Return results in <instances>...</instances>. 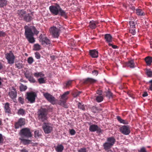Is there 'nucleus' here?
I'll return each mask as SVG.
<instances>
[{"label":"nucleus","mask_w":152,"mask_h":152,"mask_svg":"<svg viewBox=\"0 0 152 152\" xmlns=\"http://www.w3.org/2000/svg\"><path fill=\"white\" fill-rule=\"evenodd\" d=\"M39 38H40V42L42 45L45 44L48 45L51 44L50 41L47 37L40 36Z\"/></svg>","instance_id":"12"},{"label":"nucleus","mask_w":152,"mask_h":152,"mask_svg":"<svg viewBox=\"0 0 152 152\" xmlns=\"http://www.w3.org/2000/svg\"><path fill=\"white\" fill-rule=\"evenodd\" d=\"M20 152H28V151L27 150L23 148L20 151Z\"/></svg>","instance_id":"62"},{"label":"nucleus","mask_w":152,"mask_h":152,"mask_svg":"<svg viewBox=\"0 0 152 152\" xmlns=\"http://www.w3.org/2000/svg\"><path fill=\"white\" fill-rule=\"evenodd\" d=\"M126 65L131 68H133L135 67V64L133 60H132L128 61L126 63Z\"/></svg>","instance_id":"19"},{"label":"nucleus","mask_w":152,"mask_h":152,"mask_svg":"<svg viewBox=\"0 0 152 152\" xmlns=\"http://www.w3.org/2000/svg\"><path fill=\"white\" fill-rule=\"evenodd\" d=\"M26 14V11L24 10H18L17 11L18 16L20 20H23Z\"/></svg>","instance_id":"16"},{"label":"nucleus","mask_w":152,"mask_h":152,"mask_svg":"<svg viewBox=\"0 0 152 152\" xmlns=\"http://www.w3.org/2000/svg\"><path fill=\"white\" fill-rule=\"evenodd\" d=\"M7 1L6 0H0V7H3L7 4Z\"/></svg>","instance_id":"34"},{"label":"nucleus","mask_w":152,"mask_h":152,"mask_svg":"<svg viewBox=\"0 0 152 152\" xmlns=\"http://www.w3.org/2000/svg\"><path fill=\"white\" fill-rule=\"evenodd\" d=\"M15 66L18 69H21L23 66L22 64L20 63H18L15 64Z\"/></svg>","instance_id":"46"},{"label":"nucleus","mask_w":152,"mask_h":152,"mask_svg":"<svg viewBox=\"0 0 152 152\" xmlns=\"http://www.w3.org/2000/svg\"><path fill=\"white\" fill-rule=\"evenodd\" d=\"M41 46L38 44H36L34 45V49L36 51L39 50L41 49Z\"/></svg>","instance_id":"37"},{"label":"nucleus","mask_w":152,"mask_h":152,"mask_svg":"<svg viewBox=\"0 0 152 152\" xmlns=\"http://www.w3.org/2000/svg\"><path fill=\"white\" fill-rule=\"evenodd\" d=\"M38 81L39 83L40 84L45 83L46 80H45L44 78L41 77L38 79Z\"/></svg>","instance_id":"39"},{"label":"nucleus","mask_w":152,"mask_h":152,"mask_svg":"<svg viewBox=\"0 0 152 152\" xmlns=\"http://www.w3.org/2000/svg\"><path fill=\"white\" fill-rule=\"evenodd\" d=\"M5 57L7 59L8 64H12L14 63L15 58L11 51H10L9 53H7L5 54Z\"/></svg>","instance_id":"6"},{"label":"nucleus","mask_w":152,"mask_h":152,"mask_svg":"<svg viewBox=\"0 0 152 152\" xmlns=\"http://www.w3.org/2000/svg\"><path fill=\"white\" fill-rule=\"evenodd\" d=\"M25 77L27 79H28L29 77H30L31 76V75L29 72H26V73H25Z\"/></svg>","instance_id":"51"},{"label":"nucleus","mask_w":152,"mask_h":152,"mask_svg":"<svg viewBox=\"0 0 152 152\" xmlns=\"http://www.w3.org/2000/svg\"><path fill=\"white\" fill-rule=\"evenodd\" d=\"M146 64L148 66H150L152 62V57L149 56L146 57L145 58Z\"/></svg>","instance_id":"24"},{"label":"nucleus","mask_w":152,"mask_h":152,"mask_svg":"<svg viewBox=\"0 0 152 152\" xmlns=\"http://www.w3.org/2000/svg\"><path fill=\"white\" fill-rule=\"evenodd\" d=\"M25 124V120L24 118H20L18 121L15 124V127L16 129L21 127Z\"/></svg>","instance_id":"15"},{"label":"nucleus","mask_w":152,"mask_h":152,"mask_svg":"<svg viewBox=\"0 0 152 152\" xmlns=\"http://www.w3.org/2000/svg\"><path fill=\"white\" fill-rule=\"evenodd\" d=\"M43 95L45 98L51 103L53 104H54L55 103V99L52 95L48 93H44Z\"/></svg>","instance_id":"10"},{"label":"nucleus","mask_w":152,"mask_h":152,"mask_svg":"<svg viewBox=\"0 0 152 152\" xmlns=\"http://www.w3.org/2000/svg\"><path fill=\"white\" fill-rule=\"evenodd\" d=\"M117 120L120 123H122L123 122L122 121H124V120L121 119V117L119 116H118L117 117Z\"/></svg>","instance_id":"54"},{"label":"nucleus","mask_w":152,"mask_h":152,"mask_svg":"<svg viewBox=\"0 0 152 152\" xmlns=\"http://www.w3.org/2000/svg\"><path fill=\"white\" fill-rule=\"evenodd\" d=\"M129 23L130 25V28H135V24L134 21H129Z\"/></svg>","instance_id":"40"},{"label":"nucleus","mask_w":152,"mask_h":152,"mask_svg":"<svg viewBox=\"0 0 152 152\" xmlns=\"http://www.w3.org/2000/svg\"><path fill=\"white\" fill-rule=\"evenodd\" d=\"M35 57L37 59H39L40 58V54L38 52H36L35 53Z\"/></svg>","instance_id":"49"},{"label":"nucleus","mask_w":152,"mask_h":152,"mask_svg":"<svg viewBox=\"0 0 152 152\" xmlns=\"http://www.w3.org/2000/svg\"><path fill=\"white\" fill-rule=\"evenodd\" d=\"M20 81L22 82H24V83H26L27 81L23 80V79H21L20 80Z\"/></svg>","instance_id":"64"},{"label":"nucleus","mask_w":152,"mask_h":152,"mask_svg":"<svg viewBox=\"0 0 152 152\" xmlns=\"http://www.w3.org/2000/svg\"><path fill=\"white\" fill-rule=\"evenodd\" d=\"M146 73L148 77H152V71L150 69H147Z\"/></svg>","instance_id":"36"},{"label":"nucleus","mask_w":152,"mask_h":152,"mask_svg":"<svg viewBox=\"0 0 152 152\" xmlns=\"http://www.w3.org/2000/svg\"><path fill=\"white\" fill-rule=\"evenodd\" d=\"M42 128L45 134H48L53 131V125L50 123L44 122L42 125Z\"/></svg>","instance_id":"5"},{"label":"nucleus","mask_w":152,"mask_h":152,"mask_svg":"<svg viewBox=\"0 0 152 152\" xmlns=\"http://www.w3.org/2000/svg\"><path fill=\"white\" fill-rule=\"evenodd\" d=\"M33 28L34 33L36 34H37L39 33V31H38L34 27Z\"/></svg>","instance_id":"57"},{"label":"nucleus","mask_w":152,"mask_h":152,"mask_svg":"<svg viewBox=\"0 0 152 152\" xmlns=\"http://www.w3.org/2000/svg\"><path fill=\"white\" fill-rule=\"evenodd\" d=\"M64 149V146L61 145H58L56 148L55 150L57 152H62Z\"/></svg>","instance_id":"28"},{"label":"nucleus","mask_w":152,"mask_h":152,"mask_svg":"<svg viewBox=\"0 0 152 152\" xmlns=\"http://www.w3.org/2000/svg\"><path fill=\"white\" fill-rule=\"evenodd\" d=\"M136 14L139 16H143L145 13L142 10L140 9H137L136 10Z\"/></svg>","instance_id":"32"},{"label":"nucleus","mask_w":152,"mask_h":152,"mask_svg":"<svg viewBox=\"0 0 152 152\" xmlns=\"http://www.w3.org/2000/svg\"><path fill=\"white\" fill-rule=\"evenodd\" d=\"M70 91H67L64 93L61 96V105H64L65 103L66 102V101L68 98V95L69 94Z\"/></svg>","instance_id":"11"},{"label":"nucleus","mask_w":152,"mask_h":152,"mask_svg":"<svg viewBox=\"0 0 152 152\" xmlns=\"http://www.w3.org/2000/svg\"><path fill=\"white\" fill-rule=\"evenodd\" d=\"M27 61L28 64H31L34 61V59L32 57H29L28 58Z\"/></svg>","instance_id":"41"},{"label":"nucleus","mask_w":152,"mask_h":152,"mask_svg":"<svg viewBox=\"0 0 152 152\" xmlns=\"http://www.w3.org/2000/svg\"><path fill=\"white\" fill-rule=\"evenodd\" d=\"M20 90L21 91H25L27 88V87L26 86L20 83Z\"/></svg>","instance_id":"33"},{"label":"nucleus","mask_w":152,"mask_h":152,"mask_svg":"<svg viewBox=\"0 0 152 152\" xmlns=\"http://www.w3.org/2000/svg\"><path fill=\"white\" fill-rule=\"evenodd\" d=\"M89 27L91 28H95L96 27V22L93 20L90 21L89 22Z\"/></svg>","instance_id":"27"},{"label":"nucleus","mask_w":152,"mask_h":152,"mask_svg":"<svg viewBox=\"0 0 152 152\" xmlns=\"http://www.w3.org/2000/svg\"><path fill=\"white\" fill-rule=\"evenodd\" d=\"M51 13L55 15L58 14L61 16H66V14L65 12L62 10L60 6L56 4L55 5H51L49 7Z\"/></svg>","instance_id":"1"},{"label":"nucleus","mask_w":152,"mask_h":152,"mask_svg":"<svg viewBox=\"0 0 152 152\" xmlns=\"http://www.w3.org/2000/svg\"><path fill=\"white\" fill-rule=\"evenodd\" d=\"M50 31L55 38H58L59 35L60 30L55 26L51 27L50 29Z\"/></svg>","instance_id":"7"},{"label":"nucleus","mask_w":152,"mask_h":152,"mask_svg":"<svg viewBox=\"0 0 152 152\" xmlns=\"http://www.w3.org/2000/svg\"><path fill=\"white\" fill-rule=\"evenodd\" d=\"M28 79L31 83H35L36 81L31 76Z\"/></svg>","instance_id":"45"},{"label":"nucleus","mask_w":152,"mask_h":152,"mask_svg":"<svg viewBox=\"0 0 152 152\" xmlns=\"http://www.w3.org/2000/svg\"><path fill=\"white\" fill-rule=\"evenodd\" d=\"M3 139L2 134H0V144L3 142Z\"/></svg>","instance_id":"56"},{"label":"nucleus","mask_w":152,"mask_h":152,"mask_svg":"<svg viewBox=\"0 0 152 152\" xmlns=\"http://www.w3.org/2000/svg\"><path fill=\"white\" fill-rule=\"evenodd\" d=\"M81 93V92H80V91H79L78 92H77V93H76L75 94V97L78 96Z\"/></svg>","instance_id":"63"},{"label":"nucleus","mask_w":152,"mask_h":152,"mask_svg":"<svg viewBox=\"0 0 152 152\" xmlns=\"http://www.w3.org/2000/svg\"><path fill=\"white\" fill-rule=\"evenodd\" d=\"M135 28H130L129 29V32L132 34L133 35H134L136 33V31H135Z\"/></svg>","instance_id":"43"},{"label":"nucleus","mask_w":152,"mask_h":152,"mask_svg":"<svg viewBox=\"0 0 152 152\" xmlns=\"http://www.w3.org/2000/svg\"><path fill=\"white\" fill-rule=\"evenodd\" d=\"M149 83H150L149 89L151 90L152 91V80L149 81Z\"/></svg>","instance_id":"59"},{"label":"nucleus","mask_w":152,"mask_h":152,"mask_svg":"<svg viewBox=\"0 0 152 152\" xmlns=\"http://www.w3.org/2000/svg\"><path fill=\"white\" fill-rule=\"evenodd\" d=\"M69 132L71 135H74L76 133L75 131L73 129H71L70 130Z\"/></svg>","instance_id":"53"},{"label":"nucleus","mask_w":152,"mask_h":152,"mask_svg":"<svg viewBox=\"0 0 152 152\" xmlns=\"http://www.w3.org/2000/svg\"><path fill=\"white\" fill-rule=\"evenodd\" d=\"M89 130L91 132L96 131L97 133L102 132L101 129L96 125L93 124L91 125L89 128Z\"/></svg>","instance_id":"13"},{"label":"nucleus","mask_w":152,"mask_h":152,"mask_svg":"<svg viewBox=\"0 0 152 152\" xmlns=\"http://www.w3.org/2000/svg\"><path fill=\"white\" fill-rule=\"evenodd\" d=\"M120 132L124 134L128 135L130 132V127L128 125L122 126L119 128Z\"/></svg>","instance_id":"9"},{"label":"nucleus","mask_w":152,"mask_h":152,"mask_svg":"<svg viewBox=\"0 0 152 152\" xmlns=\"http://www.w3.org/2000/svg\"><path fill=\"white\" fill-rule=\"evenodd\" d=\"M34 76L36 78L39 77H43L45 76V75L42 72H37L34 73Z\"/></svg>","instance_id":"29"},{"label":"nucleus","mask_w":152,"mask_h":152,"mask_svg":"<svg viewBox=\"0 0 152 152\" xmlns=\"http://www.w3.org/2000/svg\"><path fill=\"white\" fill-rule=\"evenodd\" d=\"M91 110L94 113H96V111L98 110L97 108L95 106H93L92 107Z\"/></svg>","instance_id":"50"},{"label":"nucleus","mask_w":152,"mask_h":152,"mask_svg":"<svg viewBox=\"0 0 152 152\" xmlns=\"http://www.w3.org/2000/svg\"><path fill=\"white\" fill-rule=\"evenodd\" d=\"M19 140L24 145L29 144L31 142V140H28L25 139L24 138H20Z\"/></svg>","instance_id":"26"},{"label":"nucleus","mask_w":152,"mask_h":152,"mask_svg":"<svg viewBox=\"0 0 152 152\" xmlns=\"http://www.w3.org/2000/svg\"><path fill=\"white\" fill-rule=\"evenodd\" d=\"M72 81L69 80L64 84V88H69L72 85Z\"/></svg>","instance_id":"30"},{"label":"nucleus","mask_w":152,"mask_h":152,"mask_svg":"<svg viewBox=\"0 0 152 152\" xmlns=\"http://www.w3.org/2000/svg\"><path fill=\"white\" fill-rule=\"evenodd\" d=\"M98 71L96 70H94L92 71V74L93 75H97L98 74Z\"/></svg>","instance_id":"58"},{"label":"nucleus","mask_w":152,"mask_h":152,"mask_svg":"<svg viewBox=\"0 0 152 152\" xmlns=\"http://www.w3.org/2000/svg\"><path fill=\"white\" fill-rule=\"evenodd\" d=\"M18 114L19 115H23L25 114V111L24 110L20 108L18 110Z\"/></svg>","instance_id":"35"},{"label":"nucleus","mask_w":152,"mask_h":152,"mask_svg":"<svg viewBox=\"0 0 152 152\" xmlns=\"http://www.w3.org/2000/svg\"><path fill=\"white\" fill-rule=\"evenodd\" d=\"M89 54L93 58H97L98 57V52L96 50H89Z\"/></svg>","instance_id":"17"},{"label":"nucleus","mask_w":152,"mask_h":152,"mask_svg":"<svg viewBox=\"0 0 152 152\" xmlns=\"http://www.w3.org/2000/svg\"><path fill=\"white\" fill-rule=\"evenodd\" d=\"M34 135L36 137H39L41 136V134L39 131H36L34 132Z\"/></svg>","instance_id":"44"},{"label":"nucleus","mask_w":152,"mask_h":152,"mask_svg":"<svg viewBox=\"0 0 152 152\" xmlns=\"http://www.w3.org/2000/svg\"><path fill=\"white\" fill-rule=\"evenodd\" d=\"M123 122L122 123H123L124 124H128V121L126 120H124V121H122Z\"/></svg>","instance_id":"60"},{"label":"nucleus","mask_w":152,"mask_h":152,"mask_svg":"<svg viewBox=\"0 0 152 152\" xmlns=\"http://www.w3.org/2000/svg\"><path fill=\"white\" fill-rule=\"evenodd\" d=\"M107 142L113 146L115 142V139L113 137H108L107 139Z\"/></svg>","instance_id":"20"},{"label":"nucleus","mask_w":152,"mask_h":152,"mask_svg":"<svg viewBox=\"0 0 152 152\" xmlns=\"http://www.w3.org/2000/svg\"><path fill=\"white\" fill-rule=\"evenodd\" d=\"M103 97L102 96L99 95L96 96V100L98 102H100L103 101Z\"/></svg>","instance_id":"38"},{"label":"nucleus","mask_w":152,"mask_h":152,"mask_svg":"<svg viewBox=\"0 0 152 152\" xmlns=\"http://www.w3.org/2000/svg\"><path fill=\"white\" fill-rule=\"evenodd\" d=\"M108 45L110 46H112L113 49H116L118 48V46L116 45H113L110 43H109Z\"/></svg>","instance_id":"55"},{"label":"nucleus","mask_w":152,"mask_h":152,"mask_svg":"<svg viewBox=\"0 0 152 152\" xmlns=\"http://www.w3.org/2000/svg\"><path fill=\"white\" fill-rule=\"evenodd\" d=\"M5 35V32L3 31H0V37H4Z\"/></svg>","instance_id":"52"},{"label":"nucleus","mask_w":152,"mask_h":152,"mask_svg":"<svg viewBox=\"0 0 152 152\" xmlns=\"http://www.w3.org/2000/svg\"><path fill=\"white\" fill-rule=\"evenodd\" d=\"M31 15L29 13L26 14L23 20L27 22H30L33 19Z\"/></svg>","instance_id":"22"},{"label":"nucleus","mask_w":152,"mask_h":152,"mask_svg":"<svg viewBox=\"0 0 152 152\" xmlns=\"http://www.w3.org/2000/svg\"><path fill=\"white\" fill-rule=\"evenodd\" d=\"M96 80L91 78H88L84 80L83 83L85 84H91L95 83Z\"/></svg>","instance_id":"18"},{"label":"nucleus","mask_w":152,"mask_h":152,"mask_svg":"<svg viewBox=\"0 0 152 152\" xmlns=\"http://www.w3.org/2000/svg\"><path fill=\"white\" fill-rule=\"evenodd\" d=\"M34 35V33L30 28H25V35L30 43H32L35 42Z\"/></svg>","instance_id":"3"},{"label":"nucleus","mask_w":152,"mask_h":152,"mask_svg":"<svg viewBox=\"0 0 152 152\" xmlns=\"http://www.w3.org/2000/svg\"><path fill=\"white\" fill-rule=\"evenodd\" d=\"M148 95V93L147 92H144L142 96L143 97H145Z\"/></svg>","instance_id":"61"},{"label":"nucleus","mask_w":152,"mask_h":152,"mask_svg":"<svg viewBox=\"0 0 152 152\" xmlns=\"http://www.w3.org/2000/svg\"><path fill=\"white\" fill-rule=\"evenodd\" d=\"M78 152H87L86 148H81L78 150Z\"/></svg>","instance_id":"48"},{"label":"nucleus","mask_w":152,"mask_h":152,"mask_svg":"<svg viewBox=\"0 0 152 152\" xmlns=\"http://www.w3.org/2000/svg\"><path fill=\"white\" fill-rule=\"evenodd\" d=\"M106 96L107 97L109 98H110L112 97V93L110 92L109 91H108L106 92Z\"/></svg>","instance_id":"42"},{"label":"nucleus","mask_w":152,"mask_h":152,"mask_svg":"<svg viewBox=\"0 0 152 152\" xmlns=\"http://www.w3.org/2000/svg\"><path fill=\"white\" fill-rule=\"evenodd\" d=\"M48 110L45 108H41L37 112L38 120L42 122H44L48 119Z\"/></svg>","instance_id":"2"},{"label":"nucleus","mask_w":152,"mask_h":152,"mask_svg":"<svg viewBox=\"0 0 152 152\" xmlns=\"http://www.w3.org/2000/svg\"><path fill=\"white\" fill-rule=\"evenodd\" d=\"M9 95L10 98L12 99L16 98L17 96V93L16 89L15 88L12 87L9 93Z\"/></svg>","instance_id":"14"},{"label":"nucleus","mask_w":152,"mask_h":152,"mask_svg":"<svg viewBox=\"0 0 152 152\" xmlns=\"http://www.w3.org/2000/svg\"><path fill=\"white\" fill-rule=\"evenodd\" d=\"M20 134L21 136L20 138H28L32 137L30 129L27 128H24L21 130Z\"/></svg>","instance_id":"4"},{"label":"nucleus","mask_w":152,"mask_h":152,"mask_svg":"<svg viewBox=\"0 0 152 152\" xmlns=\"http://www.w3.org/2000/svg\"><path fill=\"white\" fill-rule=\"evenodd\" d=\"M103 147L105 151H108L113 146L110 143H108L107 142H106L103 144Z\"/></svg>","instance_id":"23"},{"label":"nucleus","mask_w":152,"mask_h":152,"mask_svg":"<svg viewBox=\"0 0 152 152\" xmlns=\"http://www.w3.org/2000/svg\"><path fill=\"white\" fill-rule=\"evenodd\" d=\"M37 94L35 93L28 92L27 93L26 98L30 103H32L35 102V98Z\"/></svg>","instance_id":"8"},{"label":"nucleus","mask_w":152,"mask_h":152,"mask_svg":"<svg viewBox=\"0 0 152 152\" xmlns=\"http://www.w3.org/2000/svg\"><path fill=\"white\" fill-rule=\"evenodd\" d=\"M4 110L6 113H10L11 112L10 108V104L6 103L5 104L4 106Z\"/></svg>","instance_id":"25"},{"label":"nucleus","mask_w":152,"mask_h":152,"mask_svg":"<svg viewBox=\"0 0 152 152\" xmlns=\"http://www.w3.org/2000/svg\"><path fill=\"white\" fill-rule=\"evenodd\" d=\"M19 102L21 104H23L24 103V100L23 98L21 97H19L18 99Z\"/></svg>","instance_id":"47"},{"label":"nucleus","mask_w":152,"mask_h":152,"mask_svg":"<svg viewBox=\"0 0 152 152\" xmlns=\"http://www.w3.org/2000/svg\"><path fill=\"white\" fill-rule=\"evenodd\" d=\"M78 108L83 110L85 111L86 110V105L83 104L82 103L79 102L77 104Z\"/></svg>","instance_id":"31"},{"label":"nucleus","mask_w":152,"mask_h":152,"mask_svg":"<svg viewBox=\"0 0 152 152\" xmlns=\"http://www.w3.org/2000/svg\"><path fill=\"white\" fill-rule=\"evenodd\" d=\"M104 39L106 42L110 43L112 41V36L110 34H106L104 35Z\"/></svg>","instance_id":"21"}]
</instances>
